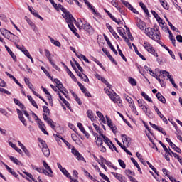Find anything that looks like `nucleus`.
Returning <instances> with one entry per match:
<instances>
[{
    "label": "nucleus",
    "mask_w": 182,
    "mask_h": 182,
    "mask_svg": "<svg viewBox=\"0 0 182 182\" xmlns=\"http://www.w3.org/2000/svg\"><path fill=\"white\" fill-rule=\"evenodd\" d=\"M65 20L70 31H73V33H75V36H79V34L76 33V28H75V26L73 25V22L76 23V19H75L73 16L71 14V16H70V17H67Z\"/></svg>",
    "instance_id": "nucleus-3"
},
{
    "label": "nucleus",
    "mask_w": 182,
    "mask_h": 182,
    "mask_svg": "<svg viewBox=\"0 0 182 182\" xmlns=\"http://www.w3.org/2000/svg\"><path fill=\"white\" fill-rule=\"evenodd\" d=\"M53 136H55V137H58V139H60V140H62L63 141V143H65L68 144H69V142H68L65 139H63V137H62V136L59 135V134H53Z\"/></svg>",
    "instance_id": "nucleus-50"
},
{
    "label": "nucleus",
    "mask_w": 182,
    "mask_h": 182,
    "mask_svg": "<svg viewBox=\"0 0 182 182\" xmlns=\"http://www.w3.org/2000/svg\"><path fill=\"white\" fill-rule=\"evenodd\" d=\"M145 33L149 36V38H151L153 41H155L156 42H159L160 41V36L157 33H156V29L152 28H145Z\"/></svg>",
    "instance_id": "nucleus-1"
},
{
    "label": "nucleus",
    "mask_w": 182,
    "mask_h": 182,
    "mask_svg": "<svg viewBox=\"0 0 182 182\" xmlns=\"http://www.w3.org/2000/svg\"><path fill=\"white\" fill-rule=\"evenodd\" d=\"M77 26L79 28V29H84L86 31V32H88V33H93V28H92V26H90V24L86 21H85L82 24L77 23Z\"/></svg>",
    "instance_id": "nucleus-5"
},
{
    "label": "nucleus",
    "mask_w": 182,
    "mask_h": 182,
    "mask_svg": "<svg viewBox=\"0 0 182 182\" xmlns=\"http://www.w3.org/2000/svg\"><path fill=\"white\" fill-rule=\"evenodd\" d=\"M0 32L4 38H6V39H9L11 36H15V34L12 33L11 31L5 29V28H1Z\"/></svg>",
    "instance_id": "nucleus-11"
},
{
    "label": "nucleus",
    "mask_w": 182,
    "mask_h": 182,
    "mask_svg": "<svg viewBox=\"0 0 182 182\" xmlns=\"http://www.w3.org/2000/svg\"><path fill=\"white\" fill-rule=\"evenodd\" d=\"M129 82L130 83V85H132V86H137V82L134 78L132 77H129Z\"/></svg>",
    "instance_id": "nucleus-36"
},
{
    "label": "nucleus",
    "mask_w": 182,
    "mask_h": 182,
    "mask_svg": "<svg viewBox=\"0 0 182 182\" xmlns=\"http://www.w3.org/2000/svg\"><path fill=\"white\" fill-rule=\"evenodd\" d=\"M61 172L63 173V174H64V176H66L68 178L72 180V176H70V173H69L68 170H66V168H64L63 169H62Z\"/></svg>",
    "instance_id": "nucleus-35"
},
{
    "label": "nucleus",
    "mask_w": 182,
    "mask_h": 182,
    "mask_svg": "<svg viewBox=\"0 0 182 182\" xmlns=\"http://www.w3.org/2000/svg\"><path fill=\"white\" fill-rule=\"evenodd\" d=\"M118 163L119 164V166L122 167V168H126V164L124 163V161L122 159H119L118 160Z\"/></svg>",
    "instance_id": "nucleus-48"
},
{
    "label": "nucleus",
    "mask_w": 182,
    "mask_h": 182,
    "mask_svg": "<svg viewBox=\"0 0 182 182\" xmlns=\"http://www.w3.org/2000/svg\"><path fill=\"white\" fill-rule=\"evenodd\" d=\"M97 147H99L100 151L102 153H106V146H105L103 145V144H101V145H98Z\"/></svg>",
    "instance_id": "nucleus-47"
},
{
    "label": "nucleus",
    "mask_w": 182,
    "mask_h": 182,
    "mask_svg": "<svg viewBox=\"0 0 182 182\" xmlns=\"http://www.w3.org/2000/svg\"><path fill=\"white\" fill-rule=\"evenodd\" d=\"M161 4L162 5L163 8H164V9H168V4L166 0L161 1Z\"/></svg>",
    "instance_id": "nucleus-51"
},
{
    "label": "nucleus",
    "mask_w": 182,
    "mask_h": 182,
    "mask_svg": "<svg viewBox=\"0 0 182 182\" xmlns=\"http://www.w3.org/2000/svg\"><path fill=\"white\" fill-rule=\"evenodd\" d=\"M141 96H143L144 99H145L146 100H147L150 103H153V100H151V98H150L149 97V95L147 94H146V92H141Z\"/></svg>",
    "instance_id": "nucleus-28"
},
{
    "label": "nucleus",
    "mask_w": 182,
    "mask_h": 182,
    "mask_svg": "<svg viewBox=\"0 0 182 182\" xmlns=\"http://www.w3.org/2000/svg\"><path fill=\"white\" fill-rule=\"evenodd\" d=\"M10 160L11 161H13V163H14V164H16L17 166H21V164H22V163L21 161H19V160H18V159L12 156H9Z\"/></svg>",
    "instance_id": "nucleus-25"
},
{
    "label": "nucleus",
    "mask_w": 182,
    "mask_h": 182,
    "mask_svg": "<svg viewBox=\"0 0 182 182\" xmlns=\"http://www.w3.org/2000/svg\"><path fill=\"white\" fill-rule=\"evenodd\" d=\"M5 48L7 50V52L9 53L10 56H11L14 62H16V55H15V54L12 52V50H11V48H9V47H8L7 46H5Z\"/></svg>",
    "instance_id": "nucleus-20"
},
{
    "label": "nucleus",
    "mask_w": 182,
    "mask_h": 182,
    "mask_svg": "<svg viewBox=\"0 0 182 182\" xmlns=\"http://www.w3.org/2000/svg\"><path fill=\"white\" fill-rule=\"evenodd\" d=\"M168 25L172 31H176V32L180 33V31L173 26L171 22H168Z\"/></svg>",
    "instance_id": "nucleus-63"
},
{
    "label": "nucleus",
    "mask_w": 182,
    "mask_h": 182,
    "mask_svg": "<svg viewBox=\"0 0 182 182\" xmlns=\"http://www.w3.org/2000/svg\"><path fill=\"white\" fill-rule=\"evenodd\" d=\"M144 48L149 52V53H151V55H154L156 58L159 56L157 55V53H156V50L153 48V46L149 43V42H144Z\"/></svg>",
    "instance_id": "nucleus-8"
},
{
    "label": "nucleus",
    "mask_w": 182,
    "mask_h": 182,
    "mask_svg": "<svg viewBox=\"0 0 182 182\" xmlns=\"http://www.w3.org/2000/svg\"><path fill=\"white\" fill-rule=\"evenodd\" d=\"M49 38L53 45H55V46H58V48H60V42L52 38V37H49Z\"/></svg>",
    "instance_id": "nucleus-30"
},
{
    "label": "nucleus",
    "mask_w": 182,
    "mask_h": 182,
    "mask_svg": "<svg viewBox=\"0 0 182 182\" xmlns=\"http://www.w3.org/2000/svg\"><path fill=\"white\" fill-rule=\"evenodd\" d=\"M96 138L95 139L96 145L98 146H102L103 144V141H105V139L102 137L99 136L97 134H96Z\"/></svg>",
    "instance_id": "nucleus-16"
},
{
    "label": "nucleus",
    "mask_w": 182,
    "mask_h": 182,
    "mask_svg": "<svg viewBox=\"0 0 182 182\" xmlns=\"http://www.w3.org/2000/svg\"><path fill=\"white\" fill-rule=\"evenodd\" d=\"M117 180H119V181H120V182H126V178L122 174H119L117 177Z\"/></svg>",
    "instance_id": "nucleus-42"
},
{
    "label": "nucleus",
    "mask_w": 182,
    "mask_h": 182,
    "mask_svg": "<svg viewBox=\"0 0 182 182\" xmlns=\"http://www.w3.org/2000/svg\"><path fill=\"white\" fill-rule=\"evenodd\" d=\"M137 27L141 29V31H144V28H146V23H144L141 19H138L136 22Z\"/></svg>",
    "instance_id": "nucleus-14"
},
{
    "label": "nucleus",
    "mask_w": 182,
    "mask_h": 182,
    "mask_svg": "<svg viewBox=\"0 0 182 182\" xmlns=\"http://www.w3.org/2000/svg\"><path fill=\"white\" fill-rule=\"evenodd\" d=\"M43 166L46 168V170H48L49 173H51V174H53V171H52V168H50V166L46 163V161H43Z\"/></svg>",
    "instance_id": "nucleus-27"
},
{
    "label": "nucleus",
    "mask_w": 182,
    "mask_h": 182,
    "mask_svg": "<svg viewBox=\"0 0 182 182\" xmlns=\"http://www.w3.org/2000/svg\"><path fill=\"white\" fill-rule=\"evenodd\" d=\"M46 122L48 123V124H49L50 126V127L55 130V124H53V121L52 120V119H49L48 121H46Z\"/></svg>",
    "instance_id": "nucleus-43"
},
{
    "label": "nucleus",
    "mask_w": 182,
    "mask_h": 182,
    "mask_svg": "<svg viewBox=\"0 0 182 182\" xmlns=\"http://www.w3.org/2000/svg\"><path fill=\"white\" fill-rule=\"evenodd\" d=\"M117 114H119V116H120V117L122 119V120H124V123H126V124H127V126H129V127H132V126L130 125V122H128L127 120H126V119L124 118L123 114H122V113L117 112Z\"/></svg>",
    "instance_id": "nucleus-37"
},
{
    "label": "nucleus",
    "mask_w": 182,
    "mask_h": 182,
    "mask_svg": "<svg viewBox=\"0 0 182 182\" xmlns=\"http://www.w3.org/2000/svg\"><path fill=\"white\" fill-rule=\"evenodd\" d=\"M149 124H150V126H151V127L153 129H155V130H158V132H160V133L164 132L163 128L159 127L157 125H156V124H153L151 122H149Z\"/></svg>",
    "instance_id": "nucleus-29"
},
{
    "label": "nucleus",
    "mask_w": 182,
    "mask_h": 182,
    "mask_svg": "<svg viewBox=\"0 0 182 182\" xmlns=\"http://www.w3.org/2000/svg\"><path fill=\"white\" fill-rule=\"evenodd\" d=\"M137 102H138V105L139 106V107H142V106L144 105V103H146V102L141 99L138 100Z\"/></svg>",
    "instance_id": "nucleus-54"
},
{
    "label": "nucleus",
    "mask_w": 182,
    "mask_h": 182,
    "mask_svg": "<svg viewBox=\"0 0 182 182\" xmlns=\"http://www.w3.org/2000/svg\"><path fill=\"white\" fill-rule=\"evenodd\" d=\"M44 52H45V55H46L47 59L49 60V62H50V65H52L53 68H54V69H55L56 70H60V68H59V67H58V65H56V64H55V63H53V60H52V57L50 55V52H49L48 49H45Z\"/></svg>",
    "instance_id": "nucleus-7"
},
{
    "label": "nucleus",
    "mask_w": 182,
    "mask_h": 182,
    "mask_svg": "<svg viewBox=\"0 0 182 182\" xmlns=\"http://www.w3.org/2000/svg\"><path fill=\"white\" fill-rule=\"evenodd\" d=\"M38 140L42 145V152L43 153L44 156L46 157H48L49 156H50V151L49 150L48 144H46V142L41 139V138H38Z\"/></svg>",
    "instance_id": "nucleus-4"
},
{
    "label": "nucleus",
    "mask_w": 182,
    "mask_h": 182,
    "mask_svg": "<svg viewBox=\"0 0 182 182\" xmlns=\"http://www.w3.org/2000/svg\"><path fill=\"white\" fill-rule=\"evenodd\" d=\"M159 144H161L164 150V151H166V154H171L170 151H168V149H167V146H166V145H164V144H163V142H161V141H159Z\"/></svg>",
    "instance_id": "nucleus-39"
},
{
    "label": "nucleus",
    "mask_w": 182,
    "mask_h": 182,
    "mask_svg": "<svg viewBox=\"0 0 182 182\" xmlns=\"http://www.w3.org/2000/svg\"><path fill=\"white\" fill-rule=\"evenodd\" d=\"M93 126H94L95 130H96L98 133H100V136H102V134H102V129H100V127H99V126H97L96 124H93Z\"/></svg>",
    "instance_id": "nucleus-49"
},
{
    "label": "nucleus",
    "mask_w": 182,
    "mask_h": 182,
    "mask_svg": "<svg viewBox=\"0 0 182 182\" xmlns=\"http://www.w3.org/2000/svg\"><path fill=\"white\" fill-rule=\"evenodd\" d=\"M88 8H90V9H91V11H92V14H94V15H99V14L97 13V11H96V10L95 9V6H92V4H90V6H88Z\"/></svg>",
    "instance_id": "nucleus-61"
},
{
    "label": "nucleus",
    "mask_w": 182,
    "mask_h": 182,
    "mask_svg": "<svg viewBox=\"0 0 182 182\" xmlns=\"http://www.w3.org/2000/svg\"><path fill=\"white\" fill-rule=\"evenodd\" d=\"M74 62L77 68V69L81 72L83 73V68H82V66H80V64H79V63H77V61L74 60Z\"/></svg>",
    "instance_id": "nucleus-56"
},
{
    "label": "nucleus",
    "mask_w": 182,
    "mask_h": 182,
    "mask_svg": "<svg viewBox=\"0 0 182 182\" xmlns=\"http://www.w3.org/2000/svg\"><path fill=\"white\" fill-rule=\"evenodd\" d=\"M105 93L108 95L109 97L111 99V100H112V102H114V103H117L118 106L119 107H122V100H120V97L117 94H116V92L112 93L110 92V90H109V89H107L105 90Z\"/></svg>",
    "instance_id": "nucleus-2"
},
{
    "label": "nucleus",
    "mask_w": 182,
    "mask_h": 182,
    "mask_svg": "<svg viewBox=\"0 0 182 182\" xmlns=\"http://www.w3.org/2000/svg\"><path fill=\"white\" fill-rule=\"evenodd\" d=\"M151 12L153 16L155 18V19H156V21H157L159 18H160V16H159V14H158L156 11L151 10Z\"/></svg>",
    "instance_id": "nucleus-59"
},
{
    "label": "nucleus",
    "mask_w": 182,
    "mask_h": 182,
    "mask_svg": "<svg viewBox=\"0 0 182 182\" xmlns=\"http://www.w3.org/2000/svg\"><path fill=\"white\" fill-rule=\"evenodd\" d=\"M43 90L46 93V95H48V100H50V99H52V95H50L49 91H48L46 88H43Z\"/></svg>",
    "instance_id": "nucleus-58"
},
{
    "label": "nucleus",
    "mask_w": 182,
    "mask_h": 182,
    "mask_svg": "<svg viewBox=\"0 0 182 182\" xmlns=\"http://www.w3.org/2000/svg\"><path fill=\"white\" fill-rule=\"evenodd\" d=\"M156 97H157L158 100H159V102H161V103L166 104V98L163 97L161 93L160 92L156 93Z\"/></svg>",
    "instance_id": "nucleus-22"
},
{
    "label": "nucleus",
    "mask_w": 182,
    "mask_h": 182,
    "mask_svg": "<svg viewBox=\"0 0 182 182\" xmlns=\"http://www.w3.org/2000/svg\"><path fill=\"white\" fill-rule=\"evenodd\" d=\"M162 48H164V49H166V50H167V52H168L170 56H171L172 59H176V55H174V53L170 50L167 46H166V45H161Z\"/></svg>",
    "instance_id": "nucleus-24"
},
{
    "label": "nucleus",
    "mask_w": 182,
    "mask_h": 182,
    "mask_svg": "<svg viewBox=\"0 0 182 182\" xmlns=\"http://www.w3.org/2000/svg\"><path fill=\"white\" fill-rule=\"evenodd\" d=\"M43 110L44 113H46V114H50V110H49V108L46 106H43Z\"/></svg>",
    "instance_id": "nucleus-55"
},
{
    "label": "nucleus",
    "mask_w": 182,
    "mask_h": 182,
    "mask_svg": "<svg viewBox=\"0 0 182 182\" xmlns=\"http://www.w3.org/2000/svg\"><path fill=\"white\" fill-rule=\"evenodd\" d=\"M145 114H146V116H148V117H149V119H153V112H151V110L148 109Z\"/></svg>",
    "instance_id": "nucleus-52"
},
{
    "label": "nucleus",
    "mask_w": 182,
    "mask_h": 182,
    "mask_svg": "<svg viewBox=\"0 0 182 182\" xmlns=\"http://www.w3.org/2000/svg\"><path fill=\"white\" fill-rule=\"evenodd\" d=\"M77 85H78L80 89H81L82 93H86V91H87L86 87H85V86L82 83H80L79 82H77Z\"/></svg>",
    "instance_id": "nucleus-41"
},
{
    "label": "nucleus",
    "mask_w": 182,
    "mask_h": 182,
    "mask_svg": "<svg viewBox=\"0 0 182 182\" xmlns=\"http://www.w3.org/2000/svg\"><path fill=\"white\" fill-rule=\"evenodd\" d=\"M87 116L92 122H94L95 119H96V116L93 114V111L90 109L87 110Z\"/></svg>",
    "instance_id": "nucleus-18"
},
{
    "label": "nucleus",
    "mask_w": 182,
    "mask_h": 182,
    "mask_svg": "<svg viewBox=\"0 0 182 182\" xmlns=\"http://www.w3.org/2000/svg\"><path fill=\"white\" fill-rule=\"evenodd\" d=\"M122 140L124 143H130V137L127 136V135L124 134L122 135Z\"/></svg>",
    "instance_id": "nucleus-33"
},
{
    "label": "nucleus",
    "mask_w": 182,
    "mask_h": 182,
    "mask_svg": "<svg viewBox=\"0 0 182 182\" xmlns=\"http://www.w3.org/2000/svg\"><path fill=\"white\" fill-rule=\"evenodd\" d=\"M82 80H84V82H86V83H89V78L87 77V75L86 74H82V76L80 77Z\"/></svg>",
    "instance_id": "nucleus-46"
},
{
    "label": "nucleus",
    "mask_w": 182,
    "mask_h": 182,
    "mask_svg": "<svg viewBox=\"0 0 182 182\" xmlns=\"http://www.w3.org/2000/svg\"><path fill=\"white\" fill-rule=\"evenodd\" d=\"M56 87L57 89H59L60 92V90H63L65 92V93H68V90H66V88H65V87H63V84H62V82H60L59 84H58Z\"/></svg>",
    "instance_id": "nucleus-34"
},
{
    "label": "nucleus",
    "mask_w": 182,
    "mask_h": 182,
    "mask_svg": "<svg viewBox=\"0 0 182 182\" xmlns=\"http://www.w3.org/2000/svg\"><path fill=\"white\" fill-rule=\"evenodd\" d=\"M101 137H102L104 139V143H105V144H107V146H108V147H109V149H111V150H115V151L117 153H119V150H117V148L116 147V146H114V144H113V142L111 141L110 139H109V138H107V136L101 134Z\"/></svg>",
    "instance_id": "nucleus-6"
},
{
    "label": "nucleus",
    "mask_w": 182,
    "mask_h": 182,
    "mask_svg": "<svg viewBox=\"0 0 182 182\" xmlns=\"http://www.w3.org/2000/svg\"><path fill=\"white\" fill-rule=\"evenodd\" d=\"M104 38L106 41L108 46L110 48L111 50L114 52V55H117V50H116V48L112 45V43L110 42V40H109V38L106 36V34H104Z\"/></svg>",
    "instance_id": "nucleus-12"
},
{
    "label": "nucleus",
    "mask_w": 182,
    "mask_h": 182,
    "mask_svg": "<svg viewBox=\"0 0 182 182\" xmlns=\"http://www.w3.org/2000/svg\"><path fill=\"white\" fill-rule=\"evenodd\" d=\"M18 119L21 123H23V126L26 127L28 126V124L26 123V120H25V117H23V113L21 112L20 114H18Z\"/></svg>",
    "instance_id": "nucleus-21"
},
{
    "label": "nucleus",
    "mask_w": 182,
    "mask_h": 182,
    "mask_svg": "<svg viewBox=\"0 0 182 182\" xmlns=\"http://www.w3.org/2000/svg\"><path fill=\"white\" fill-rule=\"evenodd\" d=\"M123 8H124V6H119L117 7V9L119 10V11L120 12V14H122V15H126V11H124V10H123Z\"/></svg>",
    "instance_id": "nucleus-62"
},
{
    "label": "nucleus",
    "mask_w": 182,
    "mask_h": 182,
    "mask_svg": "<svg viewBox=\"0 0 182 182\" xmlns=\"http://www.w3.org/2000/svg\"><path fill=\"white\" fill-rule=\"evenodd\" d=\"M101 81L102 82V83H105V85H106V86H107L109 89H110V87H112V85H110L109 83V82H107V80H106V79L102 78Z\"/></svg>",
    "instance_id": "nucleus-60"
},
{
    "label": "nucleus",
    "mask_w": 182,
    "mask_h": 182,
    "mask_svg": "<svg viewBox=\"0 0 182 182\" xmlns=\"http://www.w3.org/2000/svg\"><path fill=\"white\" fill-rule=\"evenodd\" d=\"M32 15H33V16H35L36 18H38V19H40V21H43V18L42 16H41L38 12L34 11Z\"/></svg>",
    "instance_id": "nucleus-53"
},
{
    "label": "nucleus",
    "mask_w": 182,
    "mask_h": 182,
    "mask_svg": "<svg viewBox=\"0 0 182 182\" xmlns=\"http://www.w3.org/2000/svg\"><path fill=\"white\" fill-rule=\"evenodd\" d=\"M161 76H162L163 75V77H164L165 76H167L168 79L170 80V79L173 78V75H170V73L168 71H166V70H161L159 72Z\"/></svg>",
    "instance_id": "nucleus-19"
},
{
    "label": "nucleus",
    "mask_w": 182,
    "mask_h": 182,
    "mask_svg": "<svg viewBox=\"0 0 182 182\" xmlns=\"http://www.w3.org/2000/svg\"><path fill=\"white\" fill-rule=\"evenodd\" d=\"M115 141H117V144L121 146V149H124L127 154H129V156H132V152L126 149V146L122 144V143H120L117 139H115Z\"/></svg>",
    "instance_id": "nucleus-15"
},
{
    "label": "nucleus",
    "mask_w": 182,
    "mask_h": 182,
    "mask_svg": "<svg viewBox=\"0 0 182 182\" xmlns=\"http://www.w3.org/2000/svg\"><path fill=\"white\" fill-rule=\"evenodd\" d=\"M139 4L141 8L143 9V11H144V13L148 16L150 15V13H149V9H147V7H146V5H144L143 2H139Z\"/></svg>",
    "instance_id": "nucleus-26"
},
{
    "label": "nucleus",
    "mask_w": 182,
    "mask_h": 182,
    "mask_svg": "<svg viewBox=\"0 0 182 182\" xmlns=\"http://www.w3.org/2000/svg\"><path fill=\"white\" fill-rule=\"evenodd\" d=\"M107 123L108 124V127L112 130L113 133H116V125L113 124V122H112V119H110L107 116H106Z\"/></svg>",
    "instance_id": "nucleus-13"
},
{
    "label": "nucleus",
    "mask_w": 182,
    "mask_h": 182,
    "mask_svg": "<svg viewBox=\"0 0 182 182\" xmlns=\"http://www.w3.org/2000/svg\"><path fill=\"white\" fill-rule=\"evenodd\" d=\"M0 19L1 21H4V22L8 21V18H6V16L5 14H0Z\"/></svg>",
    "instance_id": "nucleus-64"
},
{
    "label": "nucleus",
    "mask_w": 182,
    "mask_h": 182,
    "mask_svg": "<svg viewBox=\"0 0 182 182\" xmlns=\"http://www.w3.org/2000/svg\"><path fill=\"white\" fill-rule=\"evenodd\" d=\"M58 11H59V9H60V11H62V12H63V16L65 19L67 18H70V16H72L70 12L68 11V10H66V9H65V7H63V6L62 4H59L58 6Z\"/></svg>",
    "instance_id": "nucleus-9"
},
{
    "label": "nucleus",
    "mask_w": 182,
    "mask_h": 182,
    "mask_svg": "<svg viewBox=\"0 0 182 182\" xmlns=\"http://www.w3.org/2000/svg\"><path fill=\"white\" fill-rule=\"evenodd\" d=\"M121 2L126 6V8H128V9H132L133 7V6H132V4H130V3H129L128 1H126L124 0H121Z\"/></svg>",
    "instance_id": "nucleus-38"
},
{
    "label": "nucleus",
    "mask_w": 182,
    "mask_h": 182,
    "mask_svg": "<svg viewBox=\"0 0 182 182\" xmlns=\"http://www.w3.org/2000/svg\"><path fill=\"white\" fill-rule=\"evenodd\" d=\"M28 100H30L31 105L36 107V109H38L39 107H38V104H36V102H35L33 99H32V96L31 95H28Z\"/></svg>",
    "instance_id": "nucleus-31"
},
{
    "label": "nucleus",
    "mask_w": 182,
    "mask_h": 182,
    "mask_svg": "<svg viewBox=\"0 0 182 182\" xmlns=\"http://www.w3.org/2000/svg\"><path fill=\"white\" fill-rule=\"evenodd\" d=\"M132 45L133 46L136 55H138V56H139V58H141L142 60H146V57L143 56V55H141V53H140V52H139V50H137V46H136L134 43H132Z\"/></svg>",
    "instance_id": "nucleus-23"
},
{
    "label": "nucleus",
    "mask_w": 182,
    "mask_h": 182,
    "mask_svg": "<svg viewBox=\"0 0 182 182\" xmlns=\"http://www.w3.org/2000/svg\"><path fill=\"white\" fill-rule=\"evenodd\" d=\"M23 173L24 174H26V176H27V177H29V178H31L32 181L38 182L36 179L33 178V176L31 173H29L28 172H23Z\"/></svg>",
    "instance_id": "nucleus-44"
},
{
    "label": "nucleus",
    "mask_w": 182,
    "mask_h": 182,
    "mask_svg": "<svg viewBox=\"0 0 182 182\" xmlns=\"http://www.w3.org/2000/svg\"><path fill=\"white\" fill-rule=\"evenodd\" d=\"M71 152L75 156L77 160H82V161H86L83 156H82V154H80V153H79V151L76 150V149L73 148L71 149Z\"/></svg>",
    "instance_id": "nucleus-10"
},
{
    "label": "nucleus",
    "mask_w": 182,
    "mask_h": 182,
    "mask_svg": "<svg viewBox=\"0 0 182 182\" xmlns=\"http://www.w3.org/2000/svg\"><path fill=\"white\" fill-rule=\"evenodd\" d=\"M170 146L171 147V149L175 150V151H176V153H181V149H180V148L177 147V146H176V144H174V143H173V146L170 145Z\"/></svg>",
    "instance_id": "nucleus-40"
},
{
    "label": "nucleus",
    "mask_w": 182,
    "mask_h": 182,
    "mask_svg": "<svg viewBox=\"0 0 182 182\" xmlns=\"http://www.w3.org/2000/svg\"><path fill=\"white\" fill-rule=\"evenodd\" d=\"M109 32L110 33H112L114 38H115V39H118V41H122V39L119 38V36L117 35V33H116V31H114L113 28H111L109 30Z\"/></svg>",
    "instance_id": "nucleus-32"
},
{
    "label": "nucleus",
    "mask_w": 182,
    "mask_h": 182,
    "mask_svg": "<svg viewBox=\"0 0 182 182\" xmlns=\"http://www.w3.org/2000/svg\"><path fill=\"white\" fill-rule=\"evenodd\" d=\"M53 6L56 9V11H59V8L58 7V4L55 3L53 0H49Z\"/></svg>",
    "instance_id": "nucleus-57"
},
{
    "label": "nucleus",
    "mask_w": 182,
    "mask_h": 182,
    "mask_svg": "<svg viewBox=\"0 0 182 182\" xmlns=\"http://www.w3.org/2000/svg\"><path fill=\"white\" fill-rule=\"evenodd\" d=\"M42 173H43V174H45L46 176H48V177H53V173L49 172V171H46L45 170V168H43V171Z\"/></svg>",
    "instance_id": "nucleus-45"
},
{
    "label": "nucleus",
    "mask_w": 182,
    "mask_h": 182,
    "mask_svg": "<svg viewBox=\"0 0 182 182\" xmlns=\"http://www.w3.org/2000/svg\"><path fill=\"white\" fill-rule=\"evenodd\" d=\"M63 65L67 70L68 75H69V76H70L71 79H73V80H74V82H77V79H76V77H75V75H73V73H72V71H70V70H69L68 66H66L65 64H63Z\"/></svg>",
    "instance_id": "nucleus-17"
}]
</instances>
